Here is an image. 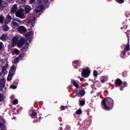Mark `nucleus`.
<instances>
[{
  "instance_id": "nucleus-6",
  "label": "nucleus",
  "mask_w": 130,
  "mask_h": 130,
  "mask_svg": "<svg viewBox=\"0 0 130 130\" xmlns=\"http://www.w3.org/2000/svg\"><path fill=\"white\" fill-rule=\"evenodd\" d=\"M23 22L18 19H14L12 22V26L13 28H16V27H19Z\"/></svg>"
},
{
  "instance_id": "nucleus-49",
  "label": "nucleus",
  "mask_w": 130,
  "mask_h": 130,
  "mask_svg": "<svg viewBox=\"0 0 130 130\" xmlns=\"http://www.w3.org/2000/svg\"><path fill=\"white\" fill-rule=\"evenodd\" d=\"M128 43H129V39H128Z\"/></svg>"
},
{
  "instance_id": "nucleus-13",
  "label": "nucleus",
  "mask_w": 130,
  "mask_h": 130,
  "mask_svg": "<svg viewBox=\"0 0 130 130\" xmlns=\"http://www.w3.org/2000/svg\"><path fill=\"white\" fill-rule=\"evenodd\" d=\"M6 128V122L5 121H2L0 122V130H5Z\"/></svg>"
},
{
  "instance_id": "nucleus-3",
  "label": "nucleus",
  "mask_w": 130,
  "mask_h": 130,
  "mask_svg": "<svg viewBox=\"0 0 130 130\" xmlns=\"http://www.w3.org/2000/svg\"><path fill=\"white\" fill-rule=\"evenodd\" d=\"M72 83L73 84L74 86L77 88L75 89V92L77 96L78 97H83L85 95V91L83 89H81V88H79V84L78 81L72 80Z\"/></svg>"
},
{
  "instance_id": "nucleus-42",
  "label": "nucleus",
  "mask_w": 130,
  "mask_h": 130,
  "mask_svg": "<svg viewBox=\"0 0 130 130\" xmlns=\"http://www.w3.org/2000/svg\"><path fill=\"white\" fill-rule=\"evenodd\" d=\"M26 48H27L29 47V44H27L26 45Z\"/></svg>"
},
{
  "instance_id": "nucleus-22",
  "label": "nucleus",
  "mask_w": 130,
  "mask_h": 130,
  "mask_svg": "<svg viewBox=\"0 0 130 130\" xmlns=\"http://www.w3.org/2000/svg\"><path fill=\"white\" fill-rule=\"evenodd\" d=\"M37 115V112L35 111H32V113L31 115L32 118H34L35 117H36V116Z\"/></svg>"
},
{
  "instance_id": "nucleus-1",
  "label": "nucleus",
  "mask_w": 130,
  "mask_h": 130,
  "mask_svg": "<svg viewBox=\"0 0 130 130\" xmlns=\"http://www.w3.org/2000/svg\"><path fill=\"white\" fill-rule=\"evenodd\" d=\"M112 105H113V100L110 98L105 99L102 101V106L105 110H110Z\"/></svg>"
},
{
  "instance_id": "nucleus-8",
  "label": "nucleus",
  "mask_w": 130,
  "mask_h": 130,
  "mask_svg": "<svg viewBox=\"0 0 130 130\" xmlns=\"http://www.w3.org/2000/svg\"><path fill=\"white\" fill-rule=\"evenodd\" d=\"M89 76H90V70H89V68L84 69L82 73V76L84 77V78H88Z\"/></svg>"
},
{
  "instance_id": "nucleus-2",
  "label": "nucleus",
  "mask_w": 130,
  "mask_h": 130,
  "mask_svg": "<svg viewBox=\"0 0 130 130\" xmlns=\"http://www.w3.org/2000/svg\"><path fill=\"white\" fill-rule=\"evenodd\" d=\"M18 40L19 39L17 37H14L13 38L11 41L12 47H15V46L17 45V43L18 47H22V46L25 44V39H24V38H21V39H20L18 42Z\"/></svg>"
},
{
  "instance_id": "nucleus-32",
  "label": "nucleus",
  "mask_w": 130,
  "mask_h": 130,
  "mask_svg": "<svg viewBox=\"0 0 130 130\" xmlns=\"http://www.w3.org/2000/svg\"><path fill=\"white\" fill-rule=\"evenodd\" d=\"M4 47V44L3 43L0 42V50L3 49V48Z\"/></svg>"
},
{
  "instance_id": "nucleus-24",
  "label": "nucleus",
  "mask_w": 130,
  "mask_h": 130,
  "mask_svg": "<svg viewBox=\"0 0 130 130\" xmlns=\"http://www.w3.org/2000/svg\"><path fill=\"white\" fill-rule=\"evenodd\" d=\"M5 97L4 96V95L2 93H0V102H2V101H4Z\"/></svg>"
},
{
  "instance_id": "nucleus-11",
  "label": "nucleus",
  "mask_w": 130,
  "mask_h": 130,
  "mask_svg": "<svg viewBox=\"0 0 130 130\" xmlns=\"http://www.w3.org/2000/svg\"><path fill=\"white\" fill-rule=\"evenodd\" d=\"M8 6V4L6 3L5 1H3V0H0V9H4L6 8Z\"/></svg>"
},
{
  "instance_id": "nucleus-17",
  "label": "nucleus",
  "mask_w": 130,
  "mask_h": 130,
  "mask_svg": "<svg viewBox=\"0 0 130 130\" xmlns=\"http://www.w3.org/2000/svg\"><path fill=\"white\" fill-rule=\"evenodd\" d=\"M9 38V37L8 36V35L7 34H4L1 36V39L3 41H6Z\"/></svg>"
},
{
  "instance_id": "nucleus-23",
  "label": "nucleus",
  "mask_w": 130,
  "mask_h": 130,
  "mask_svg": "<svg viewBox=\"0 0 130 130\" xmlns=\"http://www.w3.org/2000/svg\"><path fill=\"white\" fill-rule=\"evenodd\" d=\"M3 29L4 31H8L9 29V26H8V25H4L3 26Z\"/></svg>"
},
{
  "instance_id": "nucleus-35",
  "label": "nucleus",
  "mask_w": 130,
  "mask_h": 130,
  "mask_svg": "<svg viewBox=\"0 0 130 130\" xmlns=\"http://www.w3.org/2000/svg\"><path fill=\"white\" fill-rule=\"evenodd\" d=\"M80 105H82V106H83V105H85V101H81L80 102Z\"/></svg>"
},
{
  "instance_id": "nucleus-26",
  "label": "nucleus",
  "mask_w": 130,
  "mask_h": 130,
  "mask_svg": "<svg viewBox=\"0 0 130 130\" xmlns=\"http://www.w3.org/2000/svg\"><path fill=\"white\" fill-rule=\"evenodd\" d=\"M19 52L18 49H15L13 51V54H16V55H19Z\"/></svg>"
},
{
  "instance_id": "nucleus-33",
  "label": "nucleus",
  "mask_w": 130,
  "mask_h": 130,
  "mask_svg": "<svg viewBox=\"0 0 130 130\" xmlns=\"http://www.w3.org/2000/svg\"><path fill=\"white\" fill-rule=\"evenodd\" d=\"M10 88H11V89H17V86H16L14 85H12L10 86Z\"/></svg>"
},
{
  "instance_id": "nucleus-44",
  "label": "nucleus",
  "mask_w": 130,
  "mask_h": 130,
  "mask_svg": "<svg viewBox=\"0 0 130 130\" xmlns=\"http://www.w3.org/2000/svg\"><path fill=\"white\" fill-rule=\"evenodd\" d=\"M22 3H26V0H22Z\"/></svg>"
},
{
  "instance_id": "nucleus-12",
  "label": "nucleus",
  "mask_w": 130,
  "mask_h": 130,
  "mask_svg": "<svg viewBox=\"0 0 130 130\" xmlns=\"http://www.w3.org/2000/svg\"><path fill=\"white\" fill-rule=\"evenodd\" d=\"M36 19L34 18L33 19H30L28 22V26L29 27H33L35 25V21Z\"/></svg>"
},
{
  "instance_id": "nucleus-41",
  "label": "nucleus",
  "mask_w": 130,
  "mask_h": 130,
  "mask_svg": "<svg viewBox=\"0 0 130 130\" xmlns=\"http://www.w3.org/2000/svg\"><path fill=\"white\" fill-rule=\"evenodd\" d=\"M35 2V0H30V3L33 4Z\"/></svg>"
},
{
  "instance_id": "nucleus-28",
  "label": "nucleus",
  "mask_w": 130,
  "mask_h": 130,
  "mask_svg": "<svg viewBox=\"0 0 130 130\" xmlns=\"http://www.w3.org/2000/svg\"><path fill=\"white\" fill-rule=\"evenodd\" d=\"M128 50H129V45H128V44L127 46L125 47V51H128Z\"/></svg>"
},
{
  "instance_id": "nucleus-46",
  "label": "nucleus",
  "mask_w": 130,
  "mask_h": 130,
  "mask_svg": "<svg viewBox=\"0 0 130 130\" xmlns=\"http://www.w3.org/2000/svg\"><path fill=\"white\" fill-rule=\"evenodd\" d=\"M124 86H126V82H124Z\"/></svg>"
},
{
  "instance_id": "nucleus-29",
  "label": "nucleus",
  "mask_w": 130,
  "mask_h": 130,
  "mask_svg": "<svg viewBox=\"0 0 130 130\" xmlns=\"http://www.w3.org/2000/svg\"><path fill=\"white\" fill-rule=\"evenodd\" d=\"M5 63V60L2 59L0 60V66H3Z\"/></svg>"
},
{
  "instance_id": "nucleus-34",
  "label": "nucleus",
  "mask_w": 130,
  "mask_h": 130,
  "mask_svg": "<svg viewBox=\"0 0 130 130\" xmlns=\"http://www.w3.org/2000/svg\"><path fill=\"white\" fill-rule=\"evenodd\" d=\"M124 0H118V3L119 4H123Z\"/></svg>"
},
{
  "instance_id": "nucleus-40",
  "label": "nucleus",
  "mask_w": 130,
  "mask_h": 130,
  "mask_svg": "<svg viewBox=\"0 0 130 130\" xmlns=\"http://www.w3.org/2000/svg\"><path fill=\"white\" fill-rule=\"evenodd\" d=\"M45 4H47V2H48V0H43Z\"/></svg>"
},
{
  "instance_id": "nucleus-20",
  "label": "nucleus",
  "mask_w": 130,
  "mask_h": 130,
  "mask_svg": "<svg viewBox=\"0 0 130 130\" xmlns=\"http://www.w3.org/2000/svg\"><path fill=\"white\" fill-rule=\"evenodd\" d=\"M17 11V5H15L12 8L11 13H16Z\"/></svg>"
},
{
  "instance_id": "nucleus-10",
  "label": "nucleus",
  "mask_w": 130,
  "mask_h": 130,
  "mask_svg": "<svg viewBox=\"0 0 130 130\" xmlns=\"http://www.w3.org/2000/svg\"><path fill=\"white\" fill-rule=\"evenodd\" d=\"M18 31L20 33H25V32H27V28L24 26H20L18 27Z\"/></svg>"
},
{
  "instance_id": "nucleus-25",
  "label": "nucleus",
  "mask_w": 130,
  "mask_h": 130,
  "mask_svg": "<svg viewBox=\"0 0 130 130\" xmlns=\"http://www.w3.org/2000/svg\"><path fill=\"white\" fill-rule=\"evenodd\" d=\"M4 20H5V17L2 15H0V23H3Z\"/></svg>"
},
{
  "instance_id": "nucleus-37",
  "label": "nucleus",
  "mask_w": 130,
  "mask_h": 130,
  "mask_svg": "<svg viewBox=\"0 0 130 130\" xmlns=\"http://www.w3.org/2000/svg\"><path fill=\"white\" fill-rule=\"evenodd\" d=\"M66 108H67V107H64V106H62L60 107L61 110H64V109H66Z\"/></svg>"
},
{
  "instance_id": "nucleus-7",
  "label": "nucleus",
  "mask_w": 130,
  "mask_h": 130,
  "mask_svg": "<svg viewBox=\"0 0 130 130\" xmlns=\"http://www.w3.org/2000/svg\"><path fill=\"white\" fill-rule=\"evenodd\" d=\"M34 34V32L30 31L25 35L26 38L27 42H31V40H32V38H33Z\"/></svg>"
},
{
  "instance_id": "nucleus-36",
  "label": "nucleus",
  "mask_w": 130,
  "mask_h": 130,
  "mask_svg": "<svg viewBox=\"0 0 130 130\" xmlns=\"http://www.w3.org/2000/svg\"><path fill=\"white\" fill-rule=\"evenodd\" d=\"M93 76H94V77H97L98 76V73H97V72L94 71Z\"/></svg>"
},
{
  "instance_id": "nucleus-9",
  "label": "nucleus",
  "mask_w": 130,
  "mask_h": 130,
  "mask_svg": "<svg viewBox=\"0 0 130 130\" xmlns=\"http://www.w3.org/2000/svg\"><path fill=\"white\" fill-rule=\"evenodd\" d=\"M6 86V79L3 78L0 80V91H2L3 89Z\"/></svg>"
},
{
  "instance_id": "nucleus-48",
  "label": "nucleus",
  "mask_w": 130,
  "mask_h": 130,
  "mask_svg": "<svg viewBox=\"0 0 130 130\" xmlns=\"http://www.w3.org/2000/svg\"><path fill=\"white\" fill-rule=\"evenodd\" d=\"M122 53H123V55H124V54H125V52L124 51V52H122Z\"/></svg>"
},
{
  "instance_id": "nucleus-21",
  "label": "nucleus",
  "mask_w": 130,
  "mask_h": 130,
  "mask_svg": "<svg viewBox=\"0 0 130 130\" xmlns=\"http://www.w3.org/2000/svg\"><path fill=\"white\" fill-rule=\"evenodd\" d=\"M122 84V81L120 79H117L116 82V85L121 86Z\"/></svg>"
},
{
  "instance_id": "nucleus-50",
  "label": "nucleus",
  "mask_w": 130,
  "mask_h": 130,
  "mask_svg": "<svg viewBox=\"0 0 130 130\" xmlns=\"http://www.w3.org/2000/svg\"><path fill=\"white\" fill-rule=\"evenodd\" d=\"M2 76V74H1V73H0V76Z\"/></svg>"
},
{
  "instance_id": "nucleus-43",
  "label": "nucleus",
  "mask_w": 130,
  "mask_h": 130,
  "mask_svg": "<svg viewBox=\"0 0 130 130\" xmlns=\"http://www.w3.org/2000/svg\"><path fill=\"white\" fill-rule=\"evenodd\" d=\"M120 89L121 90V91H122V90H123V87H120Z\"/></svg>"
},
{
  "instance_id": "nucleus-5",
  "label": "nucleus",
  "mask_w": 130,
  "mask_h": 130,
  "mask_svg": "<svg viewBox=\"0 0 130 130\" xmlns=\"http://www.w3.org/2000/svg\"><path fill=\"white\" fill-rule=\"evenodd\" d=\"M16 17L18 18H20V19H25L26 18V15L24 13V9H21L18 10L15 14Z\"/></svg>"
},
{
  "instance_id": "nucleus-19",
  "label": "nucleus",
  "mask_w": 130,
  "mask_h": 130,
  "mask_svg": "<svg viewBox=\"0 0 130 130\" xmlns=\"http://www.w3.org/2000/svg\"><path fill=\"white\" fill-rule=\"evenodd\" d=\"M108 79V77H107V76L102 77L101 82L105 83V82H106V81H107Z\"/></svg>"
},
{
  "instance_id": "nucleus-14",
  "label": "nucleus",
  "mask_w": 130,
  "mask_h": 130,
  "mask_svg": "<svg viewBox=\"0 0 130 130\" xmlns=\"http://www.w3.org/2000/svg\"><path fill=\"white\" fill-rule=\"evenodd\" d=\"M43 10V6H40L37 7L35 9L36 13H40Z\"/></svg>"
},
{
  "instance_id": "nucleus-38",
  "label": "nucleus",
  "mask_w": 130,
  "mask_h": 130,
  "mask_svg": "<svg viewBox=\"0 0 130 130\" xmlns=\"http://www.w3.org/2000/svg\"><path fill=\"white\" fill-rule=\"evenodd\" d=\"M25 56V55L24 54H21L19 55V58L21 59L22 57H24Z\"/></svg>"
},
{
  "instance_id": "nucleus-27",
  "label": "nucleus",
  "mask_w": 130,
  "mask_h": 130,
  "mask_svg": "<svg viewBox=\"0 0 130 130\" xmlns=\"http://www.w3.org/2000/svg\"><path fill=\"white\" fill-rule=\"evenodd\" d=\"M13 62L14 63H17V62H19V59L18 58H15L13 61Z\"/></svg>"
},
{
  "instance_id": "nucleus-45",
  "label": "nucleus",
  "mask_w": 130,
  "mask_h": 130,
  "mask_svg": "<svg viewBox=\"0 0 130 130\" xmlns=\"http://www.w3.org/2000/svg\"><path fill=\"white\" fill-rule=\"evenodd\" d=\"M10 3H12V4H14V0H12Z\"/></svg>"
},
{
  "instance_id": "nucleus-15",
  "label": "nucleus",
  "mask_w": 130,
  "mask_h": 130,
  "mask_svg": "<svg viewBox=\"0 0 130 130\" xmlns=\"http://www.w3.org/2000/svg\"><path fill=\"white\" fill-rule=\"evenodd\" d=\"M9 69V65L6 64L5 66H4L2 68V72L3 73H4L5 74H7L8 71L7 70Z\"/></svg>"
},
{
  "instance_id": "nucleus-4",
  "label": "nucleus",
  "mask_w": 130,
  "mask_h": 130,
  "mask_svg": "<svg viewBox=\"0 0 130 130\" xmlns=\"http://www.w3.org/2000/svg\"><path fill=\"white\" fill-rule=\"evenodd\" d=\"M15 72H16V66L13 65L12 66L9 71V74L7 78L8 81H11V80H12V78H13V76L15 75Z\"/></svg>"
},
{
  "instance_id": "nucleus-18",
  "label": "nucleus",
  "mask_w": 130,
  "mask_h": 130,
  "mask_svg": "<svg viewBox=\"0 0 130 130\" xmlns=\"http://www.w3.org/2000/svg\"><path fill=\"white\" fill-rule=\"evenodd\" d=\"M31 7L29 6H26L25 8V11L26 14H29L30 13V11H31Z\"/></svg>"
},
{
  "instance_id": "nucleus-30",
  "label": "nucleus",
  "mask_w": 130,
  "mask_h": 130,
  "mask_svg": "<svg viewBox=\"0 0 130 130\" xmlns=\"http://www.w3.org/2000/svg\"><path fill=\"white\" fill-rule=\"evenodd\" d=\"M18 100H15L13 102V104L14 105H16V104H18Z\"/></svg>"
},
{
  "instance_id": "nucleus-16",
  "label": "nucleus",
  "mask_w": 130,
  "mask_h": 130,
  "mask_svg": "<svg viewBox=\"0 0 130 130\" xmlns=\"http://www.w3.org/2000/svg\"><path fill=\"white\" fill-rule=\"evenodd\" d=\"M11 20H12V17H11V16L10 15H8L5 20L6 24H9V23H11Z\"/></svg>"
},
{
  "instance_id": "nucleus-39",
  "label": "nucleus",
  "mask_w": 130,
  "mask_h": 130,
  "mask_svg": "<svg viewBox=\"0 0 130 130\" xmlns=\"http://www.w3.org/2000/svg\"><path fill=\"white\" fill-rule=\"evenodd\" d=\"M79 62V60H75L73 61V63H78Z\"/></svg>"
},
{
  "instance_id": "nucleus-31",
  "label": "nucleus",
  "mask_w": 130,
  "mask_h": 130,
  "mask_svg": "<svg viewBox=\"0 0 130 130\" xmlns=\"http://www.w3.org/2000/svg\"><path fill=\"white\" fill-rule=\"evenodd\" d=\"M81 113H82L81 110L79 109L76 111V114H81Z\"/></svg>"
},
{
  "instance_id": "nucleus-47",
  "label": "nucleus",
  "mask_w": 130,
  "mask_h": 130,
  "mask_svg": "<svg viewBox=\"0 0 130 130\" xmlns=\"http://www.w3.org/2000/svg\"><path fill=\"white\" fill-rule=\"evenodd\" d=\"M80 81H83V78H80Z\"/></svg>"
}]
</instances>
